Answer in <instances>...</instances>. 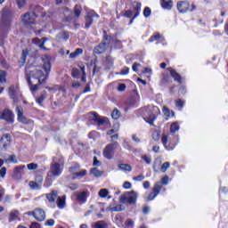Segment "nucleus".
I'll use <instances>...</instances> for the list:
<instances>
[{"label":"nucleus","instance_id":"nucleus-60","mask_svg":"<svg viewBox=\"0 0 228 228\" xmlns=\"http://www.w3.org/2000/svg\"><path fill=\"white\" fill-rule=\"evenodd\" d=\"M118 92H124L126 90V85L125 84H119L118 86Z\"/></svg>","mask_w":228,"mask_h":228},{"label":"nucleus","instance_id":"nucleus-13","mask_svg":"<svg viewBox=\"0 0 228 228\" xmlns=\"http://www.w3.org/2000/svg\"><path fill=\"white\" fill-rule=\"evenodd\" d=\"M70 174L75 177H85L86 175V170L79 171V165H76L69 168Z\"/></svg>","mask_w":228,"mask_h":228},{"label":"nucleus","instance_id":"nucleus-21","mask_svg":"<svg viewBox=\"0 0 228 228\" xmlns=\"http://www.w3.org/2000/svg\"><path fill=\"white\" fill-rule=\"evenodd\" d=\"M46 199L49 202H54L58 199V191H52V192L46 194Z\"/></svg>","mask_w":228,"mask_h":228},{"label":"nucleus","instance_id":"nucleus-22","mask_svg":"<svg viewBox=\"0 0 228 228\" xmlns=\"http://www.w3.org/2000/svg\"><path fill=\"white\" fill-rule=\"evenodd\" d=\"M76 195L78 202H86V197H88V192L86 191L77 192Z\"/></svg>","mask_w":228,"mask_h":228},{"label":"nucleus","instance_id":"nucleus-14","mask_svg":"<svg viewBox=\"0 0 228 228\" xmlns=\"http://www.w3.org/2000/svg\"><path fill=\"white\" fill-rule=\"evenodd\" d=\"M32 215L38 222H44L45 220V212L42 208L35 209Z\"/></svg>","mask_w":228,"mask_h":228},{"label":"nucleus","instance_id":"nucleus-24","mask_svg":"<svg viewBox=\"0 0 228 228\" xmlns=\"http://www.w3.org/2000/svg\"><path fill=\"white\" fill-rule=\"evenodd\" d=\"M81 54H83V50L81 48H77L69 54V58L70 60H76V58H78Z\"/></svg>","mask_w":228,"mask_h":228},{"label":"nucleus","instance_id":"nucleus-16","mask_svg":"<svg viewBox=\"0 0 228 228\" xmlns=\"http://www.w3.org/2000/svg\"><path fill=\"white\" fill-rule=\"evenodd\" d=\"M94 118L92 120L96 122L98 126H104V124H108V118L101 117L96 112H93Z\"/></svg>","mask_w":228,"mask_h":228},{"label":"nucleus","instance_id":"nucleus-3","mask_svg":"<svg viewBox=\"0 0 228 228\" xmlns=\"http://www.w3.org/2000/svg\"><path fill=\"white\" fill-rule=\"evenodd\" d=\"M4 12H6V9H4V12L2 14L3 18L0 27V38H4V37L8 35V31H10V24H12L10 19L6 18V14H4Z\"/></svg>","mask_w":228,"mask_h":228},{"label":"nucleus","instance_id":"nucleus-9","mask_svg":"<svg viewBox=\"0 0 228 228\" xmlns=\"http://www.w3.org/2000/svg\"><path fill=\"white\" fill-rule=\"evenodd\" d=\"M110 38V37L109 36H104L102 42L95 48L96 54H102V53H106V51H108Z\"/></svg>","mask_w":228,"mask_h":228},{"label":"nucleus","instance_id":"nucleus-10","mask_svg":"<svg viewBox=\"0 0 228 228\" xmlns=\"http://www.w3.org/2000/svg\"><path fill=\"white\" fill-rule=\"evenodd\" d=\"M9 97H11V99L13 101V102L17 103L19 102V99H20L21 94L19 91V87L15 86H11L9 87Z\"/></svg>","mask_w":228,"mask_h":228},{"label":"nucleus","instance_id":"nucleus-31","mask_svg":"<svg viewBox=\"0 0 228 228\" xmlns=\"http://www.w3.org/2000/svg\"><path fill=\"white\" fill-rule=\"evenodd\" d=\"M93 228H106V223L104 221H99L93 224Z\"/></svg>","mask_w":228,"mask_h":228},{"label":"nucleus","instance_id":"nucleus-50","mask_svg":"<svg viewBox=\"0 0 228 228\" xmlns=\"http://www.w3.org/2000/svg\"><path fill=\"white\" fill-rule=\"evenodd\" d=\"M144 17H151V8L146 7L143 11Z\"/></svg>","mask_w":228,"mask_h":228},{"label":"nucleus","instance_id":"nucleus-29","mask_svg":"<svg viewBox=\"0 0 228 228\" xmlns=\"http://www.w3.org/2000/svg\"><path fill=\"white\" fill-rule=\"evenodd\" d=\"M28 186L31 188V190H40L42 188L40 183H37L33 182V181H30L28 183Z\"/></svg>","mask_w":228,"mask_h":228},{"label":"nucleus","instance_id":"nucleus-53","mask_svg":"<svg viewBox=\"0 0 228 228\" xmlns=\"http://www.w3.org/2000/svg\"><path fill=\"white\" fill-rule=\"evenodd\" d=\"M17 4L19 8H23V6L26 4V0H18Z\"/></svg>","mask_w":228,"mask_h":228},{"label":"nucleus","instance_id":"nucleus-63","mask_svg":"<svg viewBox=\"0 0 228 228\" xmlns=\"http://www.w3.org/2000/svg\"><path fill=\"white\" fill-rule=\"evenodd\" d=\"M0 175H1L2 177H4V175H6V167H2V168L0 169Z\"/></svg>","mask_w":228,"mask_h":228},{"label":"nucleus","instance_id":"nucleus-25","mask_svg":"<svg viewBox=\"0 0 228 228\" xmlns=\"http://www.w3.org/2000/svg\"><path fill=\"white\" fill-rule=\"evenodd\" d=\"M57 208H59V209L65 208V196L57 198Z\"/></svg>","mask_w":228,"mask_h":228},{"label":"nucleus","instance_id":"nucleus-8","mask_svg":"<svg viewBox=\"0 0 228 228\" xmlns=\"http://www.w3.org/2000/svg\"><path fill=\"white\" fill-rule=\"evenodd\" d=\"M80 70L77 69H72V77L75 79H79V77H81V81H83V83H85L86 81V71H85V65H79L78 66Z\"/></svg>","mask_w":228,"mask_h":228},{"label":"nucleus","instance_id":"nucleus-62","mask_svg":"<svg viewBox=\"0 0 228 228\" xmlns=\"http://www.w3.org/2000/svg\"><path fill=\"white\" fill-rule=\"evenodd\" d=\"M111 211H122V205H118L111 208Z\"/></svg>","mask_w":228,"mask_h":228},{"label":"nucleus","instance_id":"nucleus-58","mask_svg":"<svg viewBox=\"0 0 228 228\" xmlns=\"http://www.w3.org/2000/svg\"><path fill=\"white\" fill-rule=\"evenodd\" d=\"M71 86L72 88H79V86H81V84L78 81H73Z\"/></svg>","mask_w":228,"mask_h":228},{"label":"nucleus","instance_id":"nucleus-48","mask_svg":"<svg viewBox=\"0 0 228 228\" xmlns=\"http://www.w3.org/2000/svg\"><path fill=\"white\" fill-rule=\"evenodd\" d=\"M155 197L158 196L152 191L146 197V200H154Z\"/></svg>","mask_w":228,"mask_h":228},{"label":"nucleus","instance_id":"nucleus-32","mask_svg":"<svg viewBox=\"0 0 228 228\" xmlns=\"http://www.w3.org/2000/svg\"><path fill=\"white\" fill-rule=\"evenodd\" d=\"M163 113L166 115V117H174V111L170 110V109H167V106L163 107Z\"/></svg>","mask_w":228,"mask_h":228},{"label":"nucleus","instance_id":"nucleus-64","mask_svg":"<svg viewBox=\"0 0 228 228\" xmlns=\"http://www.w3.org/2000/svg\"><path fill=\"white\" fill-rule=\"evenodd\" d=\"M30 228H41V226L38 223H32Z\"/></svg>","mask_w":228,"mask_h":228},{"label":"nucleus","instance_id":"nucleus-26","mask_svg":"<svg viewBox=\"0 0 228 228\" xmlns=\"http://www.w3.org/2000/svg\"><path fill=\"white\" fill-rule=\"evenodd\" d=\"M161 6L165 8V10H171L172 0H161Z\"/></svg>","mask_w":228,"mask_h":228},{"label":"nucleus","instance_id":"nucleus-7","mask_svg":"<svg viewBox=\"0 0 228 228\" xmlns=\"http://www.w3.org/2000/svg\"><path fill=\"white\" fill-rule=\"evenodd\" d=\"M10 145H12V135L10 134H4L0 139V151H7Z\"/></svg>","mask_w":228,"mask_h":228},{"label":"nucleus","instance_id":"nucleus-33","mask_svg":"<svg viewBox=\"0 0 228 228\" xmlns=\"http://www.w3.org/2000/svg\"><path fill=\"white\" fill-rule=\"evenodd\" d=\"M111 117L114 120H118L120 118V111H118L117 109H114L111 113Z\"/></svg>","mask_w":228,"mask_h":228},{"label":"nucleus","instance_id":"nucleus-34","mask_svg":"<svg viewBox=\"0 0 228 228\" xmlns=\"http://www.w3.org/2000/svg\"><path fill=\"white\" fill-rule=\"evenodd\" d=\"M58 40H69V33L67 32H61L57 37Z\"/></svg>","mask_w":228,"mask_h":228},{"label":"nucleus","instance_id":"nucleus-17","mask_svg":"<svg viewBox=\"0 0 228 228\" xmlns=\"http://www.w3.org/2000/svg\"><path fill=\"white\" fill-rule=\"evenodd\" d=\"M35 19H37L35 12L26 13L22 18V22H24V24H33Z\"/></svg>","mask_w":228,"mask_h":228},{"label":"nucleus","instance_id":"nucleus-56","mask_svg":"<svg viewBox=\"0 0 228 228\" xmlns=\"http://www.w3.org/2000/svg\"><path fill=\"white\" fill-rule=\"evenodd\" d=\"M45 225H48V227H53L54 225V219H49L45 222Z\"/></svg>","mask_w":228,"mask_h":228},{"label":"nucleus","instance_id":"nucleus-18","mask_svg":"<svg viewBox=\"0 0 228 228\" xmlns=\"http://www.w3.org/2000/svg\"><path fill=\"white\" fill-rule=\"evenodd\" d=\"M153 110H154V107L152 106H149L146 108V111H148L146 115V118H148V122L150 124H152V122H154V118H156V116L154 115V113H152Z\"/></svg>","mask_w":228,"mask_h":228},{"label":"nucleus","instance_id":"nucleus-41","mask_svg":"<svg viewBox=\"0 0 228 228\" xmlns=\"http://www.w3.org/2000/svg\"><path fill=\"white\" fill-rule=\"evenodd\" d=\"M28 170H37L38 168V164L37 163H30L27 165Z\"/></svg>","mask_w":228,"mask_h":228},{"label":"nucleus","instance_id":"nucleus-52","mask_svg":"<svg viewBox=\"0 0 228 228\" xmlns=\"http://www.w3.org/2000/svg\"><path fill=\"white\" fill-rule=\"evenodd\" d=\"M145 179V176H143L142 175H140L138 176H134L133 178L134 181H138V182H142Z\"/></svg>","mask_w":228,"mask_h":228},{"label":"nucleus","instance_id":"nucleus-23","mask_svg":"<svg viewBox=\"0 0 228 228\" xmlns=\"http://www.w3.org/2000/svg\"><path fill=\"white\" fill-rule=\"evenodd\" d=\"M47 38H43V39H38V38H34L32 40L33 44H35L36 45H38V47H40V49H45V47L44 46V45L45 44Z\"/></svg>","mask_w":228,"mask_h":228},{"label":"nucleus","instance_id":"nucleus-54","mask_svg":"<svg viewBox=\"0 0 228 228\" xmlns=\"http://www.w3.org/2000/svg\"><path fill=\"white\" fill-rule=\"evenodd\" d=\"M175 104L177 106V108H183V106H184V102H183V100H176Z\"/></svg>","mask_w":228,"mask_h":228},{"label":"nucleus","instance_id":"nucleus-28","mask_svg":"<svg viewBox=\"0 0 228 228\" xmlns=\"http://www.w3.org/2000/svg\"><path fill=\"white\" fill-rule=\"evenodd\" d=\"M161 183H155V185H154V187H153V193L155 194V195H159V193H160V191H161Z\"/></svg>","mask_w":228,"mask_h":228},{"label":"nucleus","instance_id":"nucleus-35","mask_svg":"<svg viewBox=\"0 0 228 228\" xmlns=\"http://www.w3.org/2000/svg\"><path fill=\"white\" fill-rule=\"evenodd\" d=\"M168 168H170V162H165L164 164H162V166L160 167V172L165 174V172H167V170H168Z\"/></svg>","mask_w":228,"mask_h":228},{"label":"nucleus","instance_id":"nucleus-37","mask_svg":"<svg viewBox=\"0 0 228 228\" xmlns=\"http://www.w3.org/2000/svg\"><path fill=\"white\" fill-rule=\"evenodd\" d=\"M161 135V132L155 130L152 134V139L154 142H158L159 140V136Z\"/></svg>","mask_w":228,"mask_h":228},{"label":"nucleus","instance_id":"nucleus-36","mask_svg":"<svg viewBox=\"0 0 228 228\" xmlns=\"http://www.w3.org/2000/svg\"><path fill=\"white\" fill-rule=\"evenodd\" d=\"M5 163H17V156L9 155V158L5 159Z\"/></svg>","mask_w":228,"mask_h":228},{"label":"nucleus","instance_id":"nucleus-51","mask_svg":"<svg viewBox=\"0 0 228 228\" xmlns=\"http://www.w3.org/2000/svg\"><path fill=\"white\" fill-rule=\"evenodd\" d=\"M138 67H142V64L134 62L132 66L134 72H138Z\"/></svg>","mask_w":228,"mask_h":228},{"label":"nucleus","instance_id":"nucleus-12","mask_svg":"<svg viewBox=\"0 0 228 228\" xmlns=\"http://www.w3.org/2000/svg\"><path fill=\"white\" fill-rule=\"evenodd\" d=\"M16 113L18 121L20 122V124H29V119L26 118V116H24V109L22 107L17 106Z\"/></svg>","mask_w":228,"mask_h":228},{"label":"nucleus","instance_id":"nucleus-40","mask_svg":"<svg viewBox=\"0 0 228 228\" xmlns=\"http://www.w3.org/2000/svg\"><path fill=\"white\" fill-rule=\"evenodd\" d=\"M0 81L1 83H6V71L4 70L0 71Z\"/></svg>","mask_w":228,"mask_h":228},{"label":"nucleus","instance_id":"nucleus-15","mask_svg":"<svg viewBox=\"0 0 228 228\" xmlns=\"http://www.w3.org/2000/svg\"><path fill=\"white\" fill-rule=\"evenodd\" d=\"M14 117L13 112L10 110H4L2 115H0V118L6 120V122H13Z\"/></svg>","mask_w":228,"mask_h":228},{"label":"nucleus","instance_id":"nucleus-43","mask_svg":"<svg viewBox=\"0 0 228 228\" xmlns=\"http://www.w3.org/2000/svg\"><path fill=\"white\" fill-rule=\"evenodd\" d=\"M154 40H163V37L159 34H156L151 37L150 42H154Z\"/></svg>","mask_w":228,"mask_h":228},{"label":"nucleus","instance_id":"nucleus-61","mask_svg":"<svg viewBox=\"0 0 228 228\" xmlns=\"http://www.w3.org/2000/svg\"><path fill=\"white\" fill-rule=\"evenodd\" d=\"M11 216H12V218H17V217L19 216V211H17V210H12V211L11 212Z\"/></svg>","mask_w":228,"mask_h":228},{"label":"nucleus","instance_id":"nucleus-46","mask_svg":"<svg viewBox=\"0 0 228 228\" xmlns=\"http://www.w3.org/2000/svg\"><path fill=\"white\" fill-rule=\"evenodd\" d=\"M81 15V6L76 5L75 6V16L79 17Z\"/></svg>","mask_w":228,"mask_h":228},{"label":"nucleus","instance_id":"nucleus-38","mask_svg":"<svg viewBox=\"0 0 228 228\" xmlns=\"http://www.w3.org/2000/svg\"><path fill=\"white\" fill-rule=\"evenodd\" d=\"M46 94L45 93L42 94L36 101L37 103H39L40 106H42V102L45 101Z\"/></svg>","mask_w":228,"mask_h":228},{"label":"nucleus","instance_id":"nucleus-11","mask_svg":"<svg viewBox=\"0 0 228 228\" xmlns=\"http://www.w3.org/2000/svg\"><path fill=\"white\" fill-rule=\"evenodd\" d=\"M99 20V16L98 14L95 13V12L91 11L87 12L86 16V28H90L94 22H97Z\"/></svg>","mask_w":228,"mask_h":228},{"label":"nucleus","instance_id":"nucleus-20","mask_svg":"<svg viewBox=\"0 0 228 228\" xmlns=\"http://www.w3.org/2000/svg\"><path fill=\"white\" fill-rule=\"evenodd\" d=\"M24 170H26V166H19L14 168V174L16 177L20 179L24 175Z\"/></svg>","mask_w":228,"mask_h":228},{"label":"nucleus","instance_id":"nucleus-49","mask_svg":"<svg viewBox=\"0 0 228 228\" xmlns=\"http://www.w3.org/2000/svg\"><path fill=\"white\" fill-rule=\"evenodd\" d=\"M93 165H94V167H101V165H102V163L97 159V157H94Z\"/></svg>","mask_w":228,"mask_h":228},{"label":"nucleus","instance_id":"nucleus-5","mask_svg":"<svg viewBox=\"0 0 228 228\" xmlns=\"http://www.w3.org/2000/svg\"><path fill=\"white\" fill-rule=\"evenodd\" d=\"M118 147V142L117 141H113L111 143L108 144L103 150L104 158H106V159H113L115 151H117Z\"/></svg>","mask_w":228,"mask_h":228},{"label":"nucleus","instance_id":"nucleus-30","mask_svg":"<svg viewBox=\"0 0 228 228\" xmlns=\"http://www.w3.org/2000/svg\"><path fill=\"white\" fill-rule=\"evenodd\" d=\"M177 131H179V123L177 122L172 123L170 126V133L174 134V133H177Z\"/></svg>","mask_w":228,"mask_h":228},{"label":"nucleus","instance_id":"nucleus-59","mask_svg":"<svg viewBox=\"0 0 228 228\" xmlns=\"http://www.w3.org/2000/svg\"><path fill=\"white\" fill-rule=\"evenodd\" d=\"M131 186H132V184L129 182H125L123 183V188H125V190H130Z\"/></svg>","mask_w":228,"mask_h":228},{"label":"nucleus","instance_id":"nucleus-6","mask_svg":"<svg viewBox=\"0 0 228 228\" xmlns=\"http://www.w3.org/2000/svg\"><path fill=\"white\" fill-rule=\"evenodd\" d=\"M177 10L180 13H186V12H193L195 10V4L190 6V2L182 1L177 3Z\"/></svg>","mask_w":228,"mask_h":228},{"label":"nucleus","instance_id":"nucleus-19","mask_svg":"<svg viewBox=\"0 0 228 228\" xmlns=\"http://www.w3.org/2000/svg\"><path fill=\"white\" fill-rule=\"evenodd\" d=\"M167 70L175 81H177V83L181 84V75H179V73H177V71H175V69L173 68H168Z\"/></svg>","mask_w":228,"mask_h":228},{"label":"nucleus","instance_id":"nucleus-45","mask_svg":"<svg viewBox=\"0 0 228 228\" xmlns=\"http://www.w3.org/2000/svg\"><path fill=\"white\" fill-rule=\"evenodd\" d=\"M91 174L94 175V177H99L101 175V171H99L97 168L91 169Z\"/></svg>","mask_w":228,"mask_h":228},{"label":"nucleus","instance_id":"nucleus-1","mask_svg":"<svg viewBox=\"0 0 228 228\" xmlns=\"http://www.w3.org/2000/svg\"><path fill=\"white\" fill-rule=\"evenodd\" d=\"M43 61V69L45 72H42V70H34L29 72V77L28 79V85H31V77H35V79H38V83L42 85L45 83V79H47V76H49V72H51V56L44 55L42 57Z\"/></svg>","mask_w":228,"mask_h":228},{"label":"nucleus","instance_id":"nucleus-42","mask_svg":"<svg viewBox=\"0 0 228 228\" xmlns=\"http://www.w3.org/2000/svg\"><path fill=\"white\" fill-rule=\"evenodd\" d=\"M161 142H162V144L164 145V147L167 148V144L168 143V135L163 134L162 138H161Z\"/></svg>","mask_w":228,"mask_h":228},{"label":"nucleus","instance_id":"nucleus-2","mask_svg":"<svg viewBox=\"0 0 228 228\" xmlns=\"http://www.w3.org/2000/svg\"><path fill=\"white\" fill-rule=\"evenodd\" d=\"M138 199V193L134 191H126L120 196L121 204H130L131 206H134L136 204V200Z\"/></svg>","mask_w":228,"mask_h":228},{"label":"nucleus","instance_id":"nucleus-44","mask_svg":"<svg viewBox=\"0 0 228 228\" xmlns=\"http://www.w3.org/2000/svg\"><path fill=\"white\" fill-rule=\"evenodd\" d=\"M43 181H44V176H42V175H37V176H36L35 182H36L37 184H39V185L42 186Z\"/></svg>","mask_w":228,"mask_h":228},{"label":"nucleus","instance_id":"nucleus-27","mask_svg":"<svg viewBox=\"0 0 228 228\" xmlns=\"http://www.w3.org/2000/svg\"><path fill=\"white\" fill-rule=\"evenodd\" d=\"M118 167L119 170H123V172H131V170H133V167H131L129 164H119Z\"/></svg>","mask_w":228,"mask_h":228},{"label":"nucleus","instance_id":"nucleus-55","mask_svg":"<svg viewBox=\"0 0 228 228\" xmlns=\"http://www.w3.org/2000/svg\"><path fill=\"white\" fill-rule=\"evenodd\" d=\"M142 159L145 161L147 165H151V162L152 161L150 157H147L146 155L142 157Z\"/></svg>","mask_w":228,"mask_h":228},{"label":"nucleus","instance_id":"nucleus-4","mask_svg":"<svg viewBox=\"0 0 228 228\" xmlns=\"http://www.w3.org/2000/svg\"><path fill=\"white\" fill-rule=\"evenodd\" d=\"M53 163H52L50 167V174L53 175L54 177H58L59 175H61V172H63V168L61 167V159H59L54 157L53 159Z\"/></svg>","mask_w":228,"mask_h":228},{"label":"nucleus","instance_id":"nucleus-57","mask_svg":"<svg viewBox=\"0 0 228 228\" xmlns=\"http://www.w3.org/2000/svg\"><path fill=\"white\" fill-rule=\"evenodd\" d=\"M161 184H164L165 186L168 184V176L166 175L161 179Z\"/></svg>","mask_w":228,"mask_h":228},{"label":"nucleus","instance_id":"nucleus-39","mask_svg":"<svg viewBox=\"0 0 228 228\" xmlns=\"http://www.w3.org/2000/svg\"><path fill=\"white\" fill-rule=\"evenodd\" d=\"M98 195L99 197H102V198L108 197V189H101Z\"/></svg>","mask_w":228,"mask_h":228},{"label":"nucleus","instance_id":"nucleus-47","mask_svg":"<svg viewBox=\"0 0 228 228\" xmlns=\"http://www.w3.org/2000/svg\"><path fill=\"white\" fill-rule=\"evenodd\" d=\"M115 222L118 224V225H122V216H120V215H117L115 216Z\"/></svg>","mask_w":228,"mask_h":228}]
</instances>
